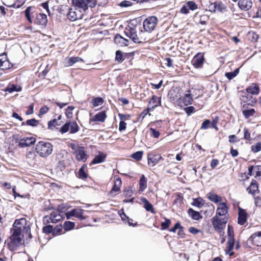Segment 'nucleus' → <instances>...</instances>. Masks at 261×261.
<instances>
[{
	"mask_svg": "<svg viewBox=\"0 0 261 261\" xmlns=\"http://www.w3.org/2000/svg\"><path fill=\"white\" fill-rule=\"evenodd\" d=\"M23 234L17 229H11V236L10 242L8 244V247L11 251H15L23 243Z\"/></svg>",
	"mask_w": 261,
	"mask_h": 261,
	"instance_id": "obj_1",
	"label": "nucleus"
},
{
	"mask_svg": "<svg viewBox=\"0 0 261 261\" xmlns=\"http://www.w3.org/2000/svg\"><path fill=\"white\" fill-rule=\"evenodd\" d=\"M53 145L47 142L40 141L36 146V152L42 158L49 156L53 152Z\"/></svg>",
	"mask_w": 261,
	"mask_h": 261,
	"instance_id": "obj_2",
	"label": "nucleus"
},
{
	"mask_svg": "<svg viewBox=\"0 0 261 261\" xmlns=\"http://www.w3.org/2000/svg\"><path fill=\"white\" fill-rule=\"evenodd\" d=\"M11 229L18 230L21 233H25L29 234L30 238L32 237L30 224L27 223L25 218L16 220Z\"/></svg>",
	"mask_w": 261,
	"mask_h": 261,
	"instance_id": "obj_3",
	"label": "nucleus"
},
{
	"mask_svg": "<svg viewBox=\"0 0 261 261\" xmlns=\"http://www.w3.org/2000/svg\"><path fill=\"white\" fill-rule=\"evenodd\" d=\"M69 130H70L71 134H75L79 130V126L75 121L66 122V123L61 127L60 132L62 134H64Z\"/></svg>",
	"mask_w": 261,
	"mask_h": 261,
	"instance_id": "obj_4",
	"label": "nucleus"
},
{
	"mask_svg": "<svg viewBox=\"0 0 261 261\" xmlns=\"http://www.w3.org/2000/svg\"><path fill=\"white\" fill-rule=\"evenodd\" d=\"M158 22V19L155 16H150L143 21V28L145 31L152 32L155 28Z\"/></svg>",
	"mask_w": 261,
	"mask_h": 261,
	"instance_id": "obj_5",
	"label": "nucleus"
},
{
	"mask_svg": "<svg viewBox=\"0 0 261 261\" xmlns=\"http://www.w3.org/2000/svg\"><path fill=\"white\" fill-rule=\"evenodd\" d=\"M124 33L126 36L129 37L134 43H140L144 40V39L140 36V34L139 36L137 34L136 29L134 28H130L126 29L124 31Z\"/></svg>",
	"mask_w": 261,
	"mask_h": 261,
	"instance_id": "obj_6",
	"label": "nucleus"
},
{
	"mask_svg": "<svg viewBox=\"0 0 261 261\" xmlns=\"http://www.w3.org/2000/svg\"><path fill=\"white\" fill-rule=\"evenodd\" d=\"M72 149L74 150V153L75 155L76 159L80 162H86L88 158V155L86 153L83 147L77 146V147H72Z\"/></svg>",
	"mask_w": 261,
	"mask_h": 261,
	"instance_id": "obj_7",
	"label": "nucleus"
},
{
	"mask_svg": "<svg viewBox=\"0 0 261 261\" xmlns=\"http://www.w3.org/2000/svg\"><path fill=\"white\" fill-rule=\"evenodd\" d=\"M227 222L226 217L220 218L217 216L213 218L212 224L216 230L221 231L223 229L224 225Z\"/></svg>",
	"mask_w": 261,
	"mask_h": 261,
	"instance_id": "obj_8",
	"label": "nucleus"
},
{
	"mask_svg": "<svg viewBox=\"0 0 261 261\" xmlns=\"http://www.w3.org/2000/svg\"><path fill=\"white\" fill-rule=\"evenodd\" d=\"M62 219V215L59 212L55 211L50 213V216H45L43 218L44 223H56Z\"/></svg>",
	"mask_w": 261,
	"mask_h": 261,
	"instance_id": "obj_9",
	"label": "nucleus"
},
{
	"mask_svg": "<svg viewBox=\"0 0 261 261\" xmlns=\"http://www.w3.org/2000/svg\"><path fill=\"white\" fill-rule=\"evenodd\" d=\"M65 8H66L68 10L67 16L68 18L71 21H73L77 19L82 18L83 13H81L77 9H75L74 8H67L66 6H65Z\"/></svg>",
	"mask_w": 261,
	"mask_h": 261,
	"instance_id": "obj_10",
	"label": "nucleus"
},
{
	"mask_svg": "<svg viewBox=\"0 0 261 261\" xmlns=\"http://www.w3.org/2000/svg\"><path fill=\"white\" fill-rule=\"evenodd\" d=\"M83 211L82 209L74 208L66 212L65 215L67 219H70L72 217H75L80 220H84L85 218L83 215Z\"/></svg>",
	"mask_w": 261,
	"mask_h": 261,
	"instance_id": "obj_11",
	"label": "nucleus"
},
{
	"mask_svg": "<svg viewBox=\"0 0 261 261\" xmlns=\"http://www.w3.org/2000/svg\"><path fill=\"white\" fill-rule=\"evenodd\" d=\"M72 3L75 9H78L81 13L88 9V3L84 0H72Z\"/></svg>",
	"mask_w": 261,
	"mask_h": 261,
	"instance_id": "obj_12",
	"label": "nucleus"
},
{
	"mask_svg": "<svg viewBox=\"0 0 261 261\" xmlns=\"http://www.w3.org/2000/svg\"><path fill=\"white\" fill-rule=\"evenodd\" d=\"M204 55L202 53H198L192 60L193 65L197 68H201L204 62Z\"/></svg>",
	"mask_w": 261,
	"mask_h": 261,
	"instance_id": "obj_13",
	"label": "nucleus"
},
{
	"mask_svg": "<svg viewBox=\"0 0 261 261\" xmlns=\"http://www.w3.org/2000/svg\"><path fill=\"white\" fill-rule=\"evenodd\" d=\"M36 142V139L33 137H29L23 138L19 140L18 142V146L20 147L24 148L25 147L30 146L34 144Z\"/></svg>",
	"mask_w": 261,
	"mask_h": 261,
	"instance_id": "obj_14",
	"label": "nucleus"
},
{
	"mask_svg": "<svg viewBox=\"0 0 261 261\" xmlns=\"http://www.w3.org/2000/svg\"><path fill=\"white\" fill-rule=\"evenodd\" d=\"M249 240L251 241L253 244L257 246H261V231H257L252 234L250 236Z\"/></svg>",
	"mask_w": 261,
	"mask_h": 261,
	"instance_id": "obj_15",
	"label": "nucleus"
},
{
	"mask_svg": "<svg viewBox=\"0 0 261 261\" xmlns=\"http://www.w3.org/2000/svg\"><path fill=\"white\" fill-rule=\"evenodd\" d=\"M247 218V214L245 211L242 208L239 207L238 220V222L240 225H244Z\"/></svg>",
	"mask_w": 261,
	"mask_h": 261,
	"instance_id": "obj_16",
	"label": "nucleus"
},
{
	"mask_svg": "<svg viewBox=\"0 0 261 261\" xmlns=\"http://www.w3.org/2000/svg\"><path fill=\"white\" fill-rule=\"evenodd\" d=\"M238 5L241 10L247 11L252 7V2L251 0H239Z\"/></svg>",
	"mask_w": 261,
	"mask_h": 261,
	"instance_id": "obj_17",
	"label": "nucleus"
},
{
	"mask_svg": "<svg viewBox=\"0 0 261 261\" xmlns=\"http://www.w3.org/2000/svg\"><path fill=\"white\" fill-rule=\"evenodd\" d=\"M12 65L7 59L6 56L0 55V68L2 70H7L11 67Z\"/></svg>",
	"mask_w": 261,
	"mask_h": 261,
	"instance_id": "obj_18",
	"label": "nucleus"
},
{
	"mask_svg": "<svg viewBox=\"0 0 261 261\" xmlns=\"http://www.w3.org/2000/svg\"><path fill=\"white\" fill-rule=\"evenodd\" d=\"M122 182L120 178H117L114 180V186L110 192V194L112 196H115L116 193L120 191V187L121 186Z\"/></svg>",
	"mask_w": 261,
	"mask_h": 261,
	"instance_id": "obj_19",
	"label": "nucleus"
},
{
	"mask_svg": "<svg viewBox=\"0 0 261 261\" xmlns=\"http://www.w3.org/2000/svg\"><path fill=\"white\" fill-rule=\"evenodd\" d=\"M228 212V207L226 203L221 202L219 204L217 210L216 214L220 216H225Z\"/></svg>",
	"mask_w": 261,
	"mask_h": 261,
	"instance_id": "obj_20",
	"label": "nucleus"
},
{
	"mask_svg": "<svg viewBox=\"0 0 261 261\" xmlns=\"http://www.w3.org/2000/svg\"><path fill=\"white\" fill-rule=\"evenodd\" d=\"M107 117L105 111H102L97 113L92 118L90 119V121L93 122H103Z\"/></svg>",
	"mask_w": 261,
	"mask_h": 261,
	"instance_id": "obj_21",
	"label": "nucleus"
},
{
	"mask_svg": "<svg viewBox=\"0 0 261 261\" xmlns=\"http://www.w3.org/2000/svg\"><path fill=\"white\" fill-rule=\"evenodd\" d=\"M106 157L107 155L106 154L102 152H99V154L94 157L91 163L92 164H96L102 163L105 161Z\"/></svg>",
	"mask_w": 261,
	"mask_h": 261,
	"instance_id": "obj_22",
	"label": "nucleus"
},
{
	"mask_svg": "<svg viewBox=\"0 0 261 261\" xmlns=\"http://www.w3.org/2000/svg\"><path fill=\"white\" fill-rule=\"evenodd\" d=\"M140 200L144 204V207L147 211L150 212L153 214H154L155 213L152 205L149 202V201L146 198L142 197L140 199Z\"/></svg>",
	"mask_w": 261,
	"mask_h": 261,
	"instance_id": "obj_23",
	"label": "nucleus"
},
{
	"mask_svg": "<svg viewBox=\"0 0 261 261\" xmlns=\"http://www.w3.org/2000/svg\"><path fill=\"white\" fill-rule=\"evenodd\" d=\"M228 240L227 241L228 249L229 251L233 249L234 246V238L232 232H231L229 226H228Z\"/></svg>",
	"mask_w": 261,
	"mask_h": 261,
	"instance_id": "obj_24",
	"label": "nucleus"
},
{
	"mask_svg": "<svg viewBox=\"0 0 261 261\" xmlns=\"http://www.w3.org/2000/svg\"><path fill=\"white\" fill-rule=\"evenodd\" d=\"M115 43L120 46H127L128 45V40L122 37L120 35L117 34L114 38Z\"/></svg>",
	"mask_w": 261,
	"mask_h": 261,
	"instance_id": "obj_25",
	"label": "nucleus"
},
{
	"mask_svg": "<svg viewBox=\"0 0 261 261\" xmlns=\"http://www.w3.org/2000/svg\"><path fill=\"white\" fill-rule=\"evenodd\" d=\"M246 91L248 93L257 95L259 92V88L257 84L253 83L246 89Z\"/></svg>",
	"mask_w": 261,
	"mask_h": 261,
	"instance_id": "obj_26",
	"label": "nucleus"
},
{
	"mask_svg": "<svg viewBox=\"0 0 261 261\" xmlns=\"http://www.w3.org/2000/svg\"><path fill=\"white\" fill-rule=\"evenodd\" d=\"M36 23L42 25H46L47 22V16L45 14L39 13L37 15Z\"/></svg>",
	"mask_w": 261,
	"mask_h": 261,
	"instance_id": "obj_27",
	"label": "nucleus"
},
{
	"mask_svg": "<svg viewBox=\"0 0 261 261\" xmlns=\"http://www.w3.org/2000/svg\"><path fill=\"white\" fill-rule=\"evenodd\" d=\"M207 198L214 203H218L222 200V198L213 192H210L207 195Z\"/></svg>",
	"mask_w": 261,
	"mask_h": 261,
	"instance_id": "obj_28",
	"label": "nucleus"
},
{
	"mask_svg": "<svg viewBox=\"0 0 261 261\" xmlns=\"http://www.w3.org/2000/svg\"><path fill=\"white\" fill-rule=\"evenodd\" d=\"M222 6L221 4L218 3L217 2H210L208 9L211 12H215L216 10L221 11L222 9Z\"/></svg>",
	"mask_w": 261,
	"mask_h": 261,
	"instance_id": "obj_29",
	"label": "nucleus"
},
{
	"mask_svg": "<svg viewBox=\"0 0 261 261\" xmlns=\"http://www.w3.org/2000/svg\"><path fill=\"white\" fill-rule=\"evenodd\" d=\"M188 213L189 215L195 220H199L202 218L198 212L194 211L192 208H190L188 210Z\"/></svg>",
	"mask_w": 261,
	"mask_h": 261,
	"instance_id": "obj_30",
	"label": "nucleus"
},
{
	"mask_svg": "<svg viewBox=\"0 0 261 261\" xmlns=\"http://www.w3.org/2000/svg\"><path fill=\"white\" fill-rule=\"evenodd\" d=\"M193 100L192 97L190 90L186 92L185 96L182 99V101L186 106L191 105Z\"/></svg>",
	"mask_w": 261,
	"mask_h": 261,
	"instance_id": "obj_31",
	"label": "nucleus"
},
{
	"mask_svg": "<svg viewBox=\"0 0 261 261\" xmlns=\"http://www.w3.org/2000/svg\"><path fill=\"white\" fill-rule=\"evenodd\" d=\"M147 188V179L144 176L142 175L139 181V191L142 192Z\"/></svg>",
	"mask_w": 261,
	"mask_h": 261,
	"instance_id": "obj_32",
	"label": "nucleus"
},
{
	"mask_svg": "<svg viewBox=\"0 0 261 261\" xmlns=\"http://www.w3.org/2000/svg\"><path fill=\"white\" fill-rule=\"evenodd\" d=\"M158 99L159 98L155 95H153L149 101V106L151 107V108H149L150 110H153L154 108L158 106V103H161L160 100L158 101Z\"/></svg>",
	"mask_w": 261,
	"mask_h": 261,
	"instance_id": "obj_33",
	"label": "nucleus"
},
{
	"mask_svg": "<svg viewBox=\"0 0 261 261\" xmlns=\"http://www.w3.org/2000/svg\"><path fill=\"white\" fill-rule=\"evenodd\" d=\"M66 61L68 66H72L74 63L80 61L83 62V59L78 57L68 58Z\"/></svg>",
	"mask_w": 261,
	"mask_h": 261,
	"instance_id": "obj_34",
	"label": "nucleus"
},
{
	"mask_svg": "<svg viewBox=\"0 0 261 261\" xmlns=\"http://www.w3.org/2000/svg\"><path fill=\"white\" fill-rule=\"evenodd\" d=\"M258 190V185L256 181H252L247 191L249 193L254 194Z\"/></svg>",
	"mask_w": 261,
	"mask_h": 261,
	"instance_id": "obj_35",
	"label": "nucleus"
},
{
	"mask_svg": "<svg viewBox=\"0 0 261 261\" xmlns=\"http://www.w3.org/2000/svg\"><path fill=\"white\" fill-rule=\"evenodd\" d=\"M193 206L201 208L204 204V200L200 197L193 199V202L191 203Z\"/></svg>",
	"mask_w": 261,
	"mask_h": 261,
	"instance_id": "obj_36",
	"label": "nucleus"
},
{
	"mask_svg": "<svg viewBox=\"0 0 261 261\" xmlns=\"http://www.w3.org/2000/svg\"><path fill=\"white\" fill-rule=\"evenodd\" d=\"M161 159L162 156L160 155H154L152 158H148V164H152V165L153 166L156 164Z\"/></svg>",
	"mask_w": 261,
	"mask_h": 261,
	"instance_id": "obj_37",
	"label": "nucleus"
},
{
	"mask_svg": "<svg viewBox=\"0 0 261 261\" xmlns=\"http://www.w3.org/2000/svg\"><path fill=\"white\" fill-rule=\"evenodd\" d=\"M91 102L93 106L96 107L102 105L103 103V100L102 98L97 97L96 98H93L92 99Z\"/></svg>",
	"mask_w": 261,
	"mask_h": 261,
	"instance_id": "obj_38",
	"label": "nucleus"
},
{
	"mask_svg": "<svg viewBox=\"0 0 261 261\" xmlns=\"http://www.w3.org/2000/svg\"><path fill=\"white\" fill-rule=\"evenodd\" d=\"M115 60L118 63H122L125 59L122 53L120 50H117L115 53Z\"/></svg>",
	"mask_w": 261,
	"mask_h": 261,
	"instance_id": "obj_39",
	"label": "nucleus"
},
{
	"mask_svg": "<svg viewBox=\"0 0 261 261\" xmlns=\"http://www.w3.org/2000/svg\"><path fill=\"white\" fill-rule=\"evenodd\" d=\"M75 226V223L71 221H66L63 224L64 229L66 230H70L74 228Z\"/></svg>",
	"mask_w": 261,
	"mask_h": 261,
	"instance_id": "obj_40",
	"label": "nucleus"
},
{
	"mask_svg": "<svg viewBox=\"0 0 261 261\" xmlns=\"http://www.w3.org/2000/svg\"><path fill=\"white\" fill-rule=\"evenodd\" d=\"M239 72V69L237 68L233 72L225 73V76L229 80H230L236 77Z\"/></svg>",
	"mask_w": 261,
	"mask_h": 261,
	"instance_id": "obj_41",
	"label": "nucleus"
},
{
	"mask_svg": "<svg viewBox=\"0 0 261 261\" xmlns=\"http://www.w3.org/2000/svg\"><path fill=\"white\" fill-rule=\"evenodd\" d=\"M243 114L246 118H248L250 116H252L255 113V111L254 109H251L249 110H243Z\"/></svg>",
	"mask_w": 261,
	"mask_h": 261,
	"instance_id": "obj_42",
	"label": "nucleus"
},
{
	"mask_svg": "<svg viewBox=\"0 0 261 261\" xmlns=\"http://www.w3.org/2000/svg\"><path fill=\"white\" fill-rule=\"evenodd\" d=\"M87 174L85 172L84 170V166H82L79 171V178L84 179L87 177Z\"/></svg>",
	"mask_w": 261,
	"mask_h": 261,
	"instance_id": "obj_43",
	"label": "nucleus"
},
{
	"mask_svg": "<svg viewBox=\"0 0 261 261\" xmlns=\"http://www.w3.org/2000/svg\"><path fill=\"white\" fill-rule=\"evenodd\" d=\"M251 151L254 153H256L261 150V143L257 142L251 147Z\"/></svg>",
	"mask_w": 261,
	"mask_h": 261,
	"instance_id": "obj_44",
	"label": "nucleus"
},
{
	"mask_svg": "<svg viewBox=\"0 0 261 261\" xmlns=\"http://www.w3.org/2000/svg\"><path fill=\"white\" fill-rule=\"evenodd\" d=\"M74 109L73 106H69L65 109V114L68 118L72 117V111Z\"/></svg>",
	"mask_w": 261,
	"mask_h": 261,
	"instance_id": "obj_45",
	"label": "nucleus"
},
{
	"mask_svg": "<svg viewBox=\"0 0 261 261\" xmlns=\"http://www.w3.org/2000/svg\"><path fill=\"white\" fill-rule=\"evenodd\" d=\"M25 124L27 125L34 127V126H37L38 125L39 122L38 120L33 118V119L28 120L26 121Z\"/></svg>",
	"mask_w": 261,
	"mask_h": 261,
	"instance_id": "obj_46",
	"label": "nucleus"
},
{
	"mask_svg": "<svg viewBox=\"0 0 261 261\" xmlns=\"http://www.w3.org/2000/svg\"><path fill=\"white\" fill-rule=\"evenodd\" d=\"M143 155V152L139 151L132 154L131 157L137 161L140 160Z\"/></svg>",
	"mask_w": 261,
	"mask_h": 261,
	"instance_id": "obj_47",
	"label": "nucleus"
},
{
	"mask_svg": "<svg viewBox=\"0 0 261 261\" xmlns=\"http://www.w3.org/2000/svg\"><path fill=\"white\" fill-rule=\"evenodd\" d=\"M186 5L188 6L189 10H195L198 8L196 3L193 1H188L187 2Z\"/></svg>",
	"mask_w": 261,
	"mask_h": 261,
	"instance_id": "obj_48",
	"label": "nucleus"
},
{
	"mask_svg": "<svg viewBox=\"0 0 261 261\" xmlns=\"http://www.w3.org/2000/svg\"><path fill=\"white\" fill-rule=\"evenodd\" d=\"M165 221L161 223L162 229L164 230L167 229L171 224V221L167 218H165Z\"/></svg>",
	"mask_w": 261,
	"mask_h": 261,
	"instance_id": "obj_49",
	"label": "nucleus"
},
{
	"mask_svg": "<svg viewBox=\"0 0 261 261\" xmlns=\"http://www.w3.org/2000/svg\"><path fill=\"white\" fill-rule=\"evenodd\" d=\"M60 124L58 123V120L55 119L53 120L49 121L48 122V127L49 128L51 129L54 127L56 126L57 125H59Z\"/></svg>",
	"mask_w": 261,
	"mask_h": 261,
	"instance_id": "obj_50",
	"label": "nucleus"
},
{
	"mask_svg": "<svg viewBox=\"0 0 261 261\" xmlns=\"http://www.w3.org/2000/svg\"><path fill=\"white\" fill-rule=\"evenodd\" d=\"M49 111V108L46 106H43L42 107L39 111V116L40 117L41 115H43Z\"/></svg>",
	"mask_w": 261,
	"mask_h": 261,
	"instance_id": "obj_51",
	"label": "nucleus"
},
{
	"mask_svg": "<svg viewBox=\"0 0 261 261\" xmlns=\"http://www.w3.org/2000/svg\"><path fill=\"white\" fill-rule=\"evenodd\" d=\"M53 227L50 225H47L43 228V231L46 233H51L53 231Z\"/></svg>",
	"mask_w": 261,
	"mask_h": 261,
	"instance_id": "obj_52",
	"label": "nucleus"
},
{
	"mask_svg": "<svg viewBox=\"0 0 261 261\" xmlns=\"http://www.w3.org/2000/svg\"><path fill=\"white\" fill-rule=\"evenodd\" d=\"M119 214L123 222H126V220L128 219V217L124 213L123 210L121 209L120 211H119Z\"/></svg>",
	"mask_w": 261,
	"mask_h": 261,
	"instance_id": "obj_53",
	"label": "nucleus"
},
{
	"mask_svg": "<svg viewBox=\"0 0 261 261\" xmlns=\"http://www.w3.org/2000/svg\"><path fill=\"white\" fill-rule=\"evenodd\" d=\"M244 138L245 140L248 141L251 140L250 133L249 132L248 130L246 128L244 129Z\"/></svg>",
	"mask_w": 261,
	"mask_h": 261,
	"instance_id": "obj_54",
	"label": "nucleus"
},
{
	"mask_svg": "<svg viewBox=\"0 0 261 261\" xmlns=\"http://www.w3.org/2000/svg\"><path fill=\"white\" fill-rule=\"evenodd\" d=\"M185 111L188 115H190L195 111V108L193 106H190L185 109Z\"/></svg>",
	"mask_w": 261,
	"mask_h": 261,
	"instance_id": "obj_55",
	"label": "nucleus"
},
{
	"mask_svg": "<svg viewBox=\"0 0 261 261\" xmlns=\"http://www.w3.org/2000/svg\"><path fill=\"white\" fill-rule=\"evenodd\" d=\"M119 5L122 7H127L132 5V2L128 1H123Z\"/></svg>",
	"mask_w": 261,
	"mask_h": 261,
	"instance_id": "obj_56",
	"label": "nucleus"
},
{
	"mask_svg": "<svg viewBox=\"0 0 261 261\" xmlns=\"http://www.w3.org/2000/svg\"><path fill=\"white\" fill-rule=\"evenodd\" d=\"M210 124V121L209 120H205L202 123V125L201 126V129H205L208 128Z\"/></svg>",
	"mask_w": 261,
	"mask_h": 261,
	"instance_id": "obj_57",
	"label": "nucleus"
},
{
	"mask_svg": "<svg viewBox=\"0 0 261 261\" xmlns=\"http://www.w3.org/2000/svg\"><path fill=\"white\" fill-rule=\"evenodd\" d=\"M179 228H182V227L180 226V224L179 222H177L174 226V227L170 229L169 231L170 232H175L176 230Z\"/></svg>",
	"mask_w": 261,
	"mask_h": 261,
	"instance_id": "obj_58",
	"label": "nucleus"
},
{
	"mask_svg": "<svg viewBox=\"0 0 261 261\" xmlns=\"http://www.w3.org/2000/svg\"><path fill=\"white\" fill-rule=\"evenodd\" d=\"M126 123L124 121H120L119 125V130L121 132L126 129Z\"/></svg>",
	"mask_w": 261,
	"mask_h": 261,
	"instance_id": "obj_59",
	"label": "nucleus"
},
{
	"mask_svg": "<svg viewBox=\"0 0 261 261\" xmlns=\"http://www.w3.org/2000/svg\"><path fill=\"white\" fill-rule=\"evenodd\" d=\"M30 7H28L25 10V15L27 17V19L29 21V22H32V20L30 16Z\"/></svg>",
	"mask_w": 261,
	"mask_h": 261,
	"instance_id": "obj_60",
	"label": "nucleus"
},
{
	"mask_svg": "<svg viewBox=\"0 0 261 261\" xmlns=\"http://www.w3.org/2000/svg\"><path fill=\"white\" fill-rule=\"evenodd\" d=\"M254 170L255 171V176H261V166H256L254 167Z\"/></svg>",
	"mask_w": 261,
	"mask_h": 261,
	"instance_id": "obj_61",
	"label": "nucleus"
},
{
	"mask_svg": "<svg viewBox=\"0 0 261 261\" xmlns=\"http://www.w3.org/2000/svg\"><path fill=\"white\" fill-rule=\"evenodd\" d=\"M151 135L153 136L154 138H158L160 136V133L159 132L156 130L155 129L151 128L150 129Z\"/></svg>",
	"mask_w": 261,
	"mask_h": 261,
	"instance_id": "obj_62",
	"label": "nucleus"
},
{
	"mask_svg": "<svg viewBox=\"0 0 261 261\" xmlns=\"http://www.w3.org/2000/svg\"><path fill=\"white\" fill-rule=\"evenodd\" d=\"M180 12L182 14H187L189 12V9L187 5L184 6L181 8Z\"/></svg>",
	"mask_w": 261,
	"mask_h": 261,
	"instance_id": "obj_63",
	"label": "nucleus"
},
{
	"mask_svg": "<svg viewBox=\"0 0 261 261\" xmlns=\"http://www.w3.org/2000/svg\"><path fill=\"white\" fill-rule=\"evenodd\" d=\"M219 164V161L217 159H213L211 163V167L212 169L215 168Z\"/></svg>",
	"mask_w": 261,
	"mask_h": 261,
	"instance_id": "obj_64",
	"label": "nucleus"
}]
</instances>
